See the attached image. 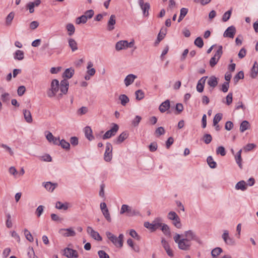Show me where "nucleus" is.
<instances>
[{
    "mask_svg": "<svg viewBox=\"0 0 258 258\" xmlns=\"http://www.w3.org/2000/svg\"><path fill=\"white\" fill-rule=\"evenodd\" d=\"M106 235L107 238L116 246L121 247L123 245V235L120 234L119 236L117 237L115 235L113 234L110 232L107 231L106 232Z\"/></svg>",
    "mask_w": 258,
    "mask_h": 258,
    "instance_id": "nucleus-1",
    "label": "nucleus"
},
{
    "mask_svg": "<svg viewBox=\"0 0 258 258\" xmlns=\"http://www.w3.org/2000/svg\"><path fill=\"white\" fill-rule=\"evenodd\" d=\"M59 89V81L57 79H53L51 83L50 88L47 91V95L49 98L54 97Z\"/></svg>",
    "mask_w": 258,
    "mask_h": 258,
    "instance_id": "nucleus-2",
    "label": "nucleus"
},
{
    "mask_svg": "<svg viewBox=\"0 0 258 258\" xmlns=\"http://www.w3.org/2000/svg\"><path fill=\"white\" fill-rule=\"evenodd\" d=\"M125 213L126 216L128 217H132L140 214V212L138 210L133 209L131 207L127 205L124 204L122 205L121 207L120 214H123Z\"/></svg>",
    "mask_w": 258,
    "mask_h": 258,
    "instance_id": "nucleus-3",
    "label": "nucleus"
},
{
    "mask_svg": "<svg viewBox=\"0 0 258 258\" xmlns=\"http://www.w3.org/2000/svg\"><path fill=\"white\" fill-rule=\"evenodd\" d=\"M222 46L219 45L218 46V49L215 53L214 56H213L210 60V66L211 67H214L218 62L219 59L223 54L222 51Z\"/></svg>",
    "mask_w": 258,
    "mask_h": 258,
    "instance_id": "nucleus-4",
    "label": "nucleus"
},
{
    "mask_svg": "<svg viewBox=\"0 0 258 258\" xmlns=\"http://www.w3.org/2000/svg\"><path fill=\"white\" fill-rule=\"evenodd\" d=\"M178 248L186 250L189 249L190 245L191 242L187 239H185L184 238H181V235L178 234Z\"/></svg>",
    "mask_w": 258,
    "mask_h": 258,
    "instance_id": "nucleus-5",
    "label": "nucleus"
},
{
    "mask_svg": "<svg viewBox=\"0 0 258 258\" xmlns=\"http://www.w3.org/2000/svg\"><path fill=\"white\" fill-rule=\"evenodd\" d=\"M69 86V83L67 79H64L60 82L59 84V89L61 93L58 95V99L61 98L63 94H66L68 93Z\"/></svg>",
    "mask_w": 258,
    "mask_h": 258,
    "instance_id": "nucleus-6",
    "label": "nucleus"
},
{
    "mask_svg": "<svg viewBox=\"0 0 258 258\" xmlns=\"http://www.w3.org/2000/svg\"><path fill=\"white\" fill-rule=\"evenodd\" d=\"M113 126L112 128L107 131L105 134L103 136L102 139L103 140L111 138L112 136H115L117 132L119 129L118 125L116 123H113Z\"/></svg>",
    "mask_w": 258,
    "mask_h": 258,
    "instance_id": "nucleus-7",
    "label": "nucleus"
},
{
    "mask_svg": "<svg viewBox=\"0 0 258 258\" xmlns=\"http://www.w3.org/2000/svg\"><path fill=\"white\" fill-rule=\"evenodd\" d=\"M106 149L104 155V159L106 162L110 161L112 157V147L110 143H107L106 144Z\"/></svg>",
    "mask_w": 258,
    "mask_h": 258,
    "instance_id": "nucleus-8",
    "label": "nucleus"
},
{
    "mask_svg": "<svg viewBox=\"0 0 258 258\" xmlns=\"http://www.w3.org/2000/svg\"><path fill=\"white\" fill-rule=\"evenodd\" d=\"M63 255L68 258H77L79 256L78 252L76 250L69 247L64 249Z\"/></svg>",
    "mask_w": 258,
    "mask_h": 258,
    "instance_id": "nucleus-9",
    "label": "nucleus"
},
{
    "mask_svg": "<svg viewBox=\"0 0 258 258\" xmlns=\"http://www.w3.org/2000/svg\"><path fill=\"white\" fill-rule=\"evenodd\" d=\"M224 242L229 245H234L235 244V241L233 237L229 236V233L227 230H225L222 235Z\"/></svg>",
    "mask_w": 258,
    "mask_h": 258,
    "instance_id": "nucleus-10",
    "label": "nucleus"
},
{
    "mask_svg": "<svg viewBox=\"0 0 258 258\" xmlns=\"http://www.w3.org/2000/svg\"><path fill=\"white\" fill-rule=\"evenodd\" d=\"M87 232L94 239H95L97 241H101L102 240V237H101V236L100 235L99 233L98 232L94 230L91 227H90V226L87 227Z\"/></svg>",
    "mask_w": 258,
    "mask_h": 258,
    "instance_id": "nucleus-11",
    "label": "nucleus"
},
{
    "mask_svg": "<svg viewBox=\"0 0 258 258\" xmlns=\"http://www.w3.org/2000/svg\"><path fill=\"white\" fill-rule=\"evenodd\" d=\"M236 33V28L233 26H231L225 30L223 36L224 37L233 38Z\"/></svg>",
    "mask_w": 258,
    "mask_h": 258,
    "instance_id": "nucleus-12",
    "label": "nucleus"
},
{
    "mask_svg": "<svg viewBox=\"0 0 258 258\" xmlns=\"http://www.w3.org/2000/svg\"><path fill=\"white\" fill-rule=\"evenodd\" d=\"M116 23L115 16L111 15L107 23V29L112 31L114 29V25Z\"/></svg>",
    "mask_w": 258,
    "mask_h": 258,
    "instance_id": "nucleus-13",
    "label": "nucleus"
},
{
    "mask_svg": "<svg viewBox=\"0 0 258 258\" xmlns=\"http://www.w3.org/2000/svg\"><path fill=\"white\" fill-rule=\"evenodd\" d=\"M127 41L126 40H120L118 41L115 45V49L117 51H120L122 49L126 48V44Z\"/></svg>",
    "mask_w": 258,
    "mask_h": 258,
    "instance_id": "nucleus-14",
    "label": "nucleus"
},
{
    "mask_svg": "<svg viewBox=\"0 0 258 258\" xmlns=\"http://www.w3.org/2000/svg\"><path fill=\"white\" fill-rule=\"evenodd\" d=\"M60 231L65 232L62 233V235L65 237L75 236L76 235V232L72 228L62 229Z\"/></svg>",
    "mask_w": 258,
    "mask_h": 258,
    "instance_id": "nucleus-15",
    "label": "nucleus"
},
{
    "mask_svg": "<svg viewBox=\"0 0 258 258\" xmlns=\"http://www.w3.org/2000/svg\"><path fill=\"white\" fill-rule=\"evenodd\" d=\"M127 137L128 134L127 132H122L114 142L117 144H120L123 142L127 138Z\"/></svg>",
    "mask_w": 258,
    "mask_h": 258,
    "instance_id": "nucleus-16",
    "label": "nucleus"
},
{
    "mask_svg": "<svg viewBox=\"0 0 258 258\" xmlns=\"http://www.w3.org/2000/svg\"><path fill=\"white\" fill-rule=\"evenodd\" d=\"M84 133L85 137L89 140L92 141L94 139V137L92 135V131L90 126H86L84 128Z\"/></svg>",
    "mask_w": 258,
    "mask_h": 258,
    "instance_id": "nucleus-17",
    "label": "nucleus"
},
{
    "mask_svg": "<svg viewBox=\"0 0 258 258\" xmlns=\"http://www.w3.org/2000/svg\"><path fill=\"white\" fill-rule=\"evenodd\" d=\"M24 117L26 120V121L29 123H30L32 122L33 119L31 115V113L30 111L27 110L26 109H24L23 110Z\"/></svg>",
    "mask_w": 258,
    "mask_h": 258,
    "instance_id": "nucleus-18",
    "label": "nucleus"
},
{
    "mask_svg": "<svg viewBox=\"0 0 258 258\" xmlns=\"http://www.w3.org/2000/svg\"><path fill=\"white\" fill-rule=\"evenodd\" d=\"M169 107L170 102L168 100H167L161 103L159 107V109L161 112H164L168 110Z\"/></svg>",
    "mask_w": 258,
    "mask_h": 258,
    "instance_id": "nucleus-19",
    "label": "nucleus"
},
{
    "mask_svg": "<svg viewBox=\"0 0 258 258\" xmlns=\"http://www.w3.org/2000/svg\"><path fill=\"white\" fill-rule=\"evenodd\" d=\"M136 78H137V76L133 74L127 75L124 79V83L126 86H128L132 84Z\"/></svg>",
    "mask_w": 258,
    "mask_h": 258,
    "instance_id": "nucleus-20",
    "label": "nucleus"
},
{
    "mask_svg": "<svg viewBox=\"0 0 258 258\" xmlns=\"http://www.w3.org/2000/svg\"><path fill=\"white\" fill-rule=\"evenodd\" d=\"M247 186V184L244 180H241L236 183L235 185V188L237 190L240 189L242 191H244L246 189Z\"/></svg>",
    "mask_w": 258,
    "mask_h": 258,
    "instance_id": "nucleus-21",
    "label": "nucleus"
},
{
    "mask_svg": "<svg viewBox=\"0 0 258 258\" xmlns=\"http://www.w3.org/2000/svg\"><path fill=\"white\" fill-rule=\"evenodd\" d=\"M162 220L160 218H156L153 222V231L156 230L157 228H161L163 223H162Z\"/></svg>",
    "mask_w": 258,
    "mask_h": 258,
    "instance_id": "nucleus-22",
    "label": "nucleus"
},
{
    "mask_svg": "<svg viewBox=\"0 0 258 258\" xmlns=\"http://www.w3.org/2000/svg\"><path fill=\"white\" fill-rule=\"evenodd\" d=\"M185 238H184L187 239L189 241L192 239H195L198 241L199 243L200 242V240L195 237V234L191 230H188L185 232Z\"/></svg>",
    "mask_w": 258,
    "mask_h": 258,
    "instance_id": "nucleus-23",
    "label": "nucleus"
},
{
    "mask_svg": "<svg viewBox=\"0 0 258 258\" xmlns=\"http://www.w3.org/2000/svg\"><path fill=\"white\" fill-rule=\"evenodd\" d=\"M57 186V183H52L51 182H46L44 184L45 188L50 192H52L54 189Z\"/></svg>",
    "mask_w": 258,
    "mask_h": 258,
    "instance_id": "nucleus-24",
    "label": "nucleus"
},
{
    "mask_svg": "<svg viewBox=\"0 0 258 258\" xmlns=\"http://www.w3.org/2000/svg\"><path fill=\"white\" fill-rule=\"evenodd\" d=\"M258 74V64L254 62L252 69H251L250 76L252 78H255Z\"/></svg>",
    "mask_w": 258,
    "mask_h": 258,
    "instance_id": "nucleus-25",
    "label": "nucleus"
},
{
    "mask_svg": "<svg viewBox=\"0 0 258 258\" xmlns=\"http://www.w3.org/2000/svg\"><path fill=\"white\" fill-rule=\"evenodd\" d=\"M74 74V70L72 68H69L65 70L64 72L62 77L67 79L71 78Z\"/></svg>",
    "mask_w": 258,
    "mask_h": 258,
    "instance_id": "nucleus-26",
    "label": "nucleus"
},
{
    "mask_svg": "<svg viewBox=\"0 0 258 258\" xmlns=\"http://www.w3.org/2000/svg\"><path fill=\"white\" fill-rule=\"evenodd\" d=\"M208 84L213 88L217 86L218 84L217 78L215 76H211L208 81Z\"/></svg>",
    "mask_w": 258,
    "mask_h": 258,
    "instance_id": "nucleus-27",
    "label": "nucleus"
},
{
    "mask_svg": "<svg viewBox=\"0 0 258 258\" xmlns=\"http://www.w3.org/2000/svg\"><path fill=\"white\" fill-rule=\"evenodd\" d=\"M69 45L71 48L72 51H75L78 49L77 43L73 38H70L68 40Z\"/></svg>",
    "mask_w": 258,
    "mask_h": 258,
    "instance_id": "nucleus-28",
    "label": "nucleus"
},
{
    "mask_svg": "<svg viewBox=\"0 0 258 258\" xmlns=\"http://www.w3.org/2000/svg\"><path fill=\"white\" fill-rule=\"evenodd\" d=\"M241 152L242 150L240 149L238 151L236 154V155L235 156V159L237 164L238 165V166L240 168H242V158H241Z\"/></svg>",
    "mask_w": 258,
    "mask_h": 258,
    "instance_id": "nucleus-29",
    "label": "nucleus"
},
{
    "mask_svg": "<svg viewBox=\"0 0 258 258\" xmlns=\"http://www.w3.org/2000/svg\"><path fill=\"white\" fill-rule=\"evenodd\" d=\"M118 99L120 101L121 104L123 106H125L130 101L128 97L124 94L119 95Z\"/></svg>",
    "mask_w": 258,
    "mask_h": 258,
    "instance_id": "nucleus-30",
    "label": "nucleus"
},
{
    "mask_svg": "<svg viewBox=\"0 0 258 258\" xmlns=\"http://www.w3.org/2000/svg\"><path fill=\"white\" fill-rule=\"evenodd\" d=\"M167 217L169 219L174 220L173 224L175 226H176V224L177 223V215L176 213L173 211L170 212L168 213Z\"/></svg>",
    "mask_w": 258,
    "mask_h": 258,
    "instance_id": "nucleus-31",
    "label": "nucleus"
},
{
    "mask_svg": "<svg viewBox=\"0 0 258 258\" xmlns=\"http://www.w3.org/2000/svg\"><path fill=\"white\" fill-rule=\"evenodd\" d=\"M14 57L15 59L21 60L23 59L24 57V52L21 50H17L15 52Z\"/></svg>",
    "mask_w": 258,
    "mask_h": 258,
    "instance_id": "nucleus-32",
    "label": "nucleus"
},
{
    "mask_svg": "<svg viewBox=\"0 0 258 258\" xmlns=\"http://www.w3.org/2000/svg\"><path fill=\"white\" fill-rule=\"evenodd\" d=\"M249 127L250 124L249 122L246 120H244L240 124V131L241 132L243 133L246 130L248 129Z\"/></svg>",
    "mask_w": 258,
    "mask_h": 258,
    "instance_id": "nucleus-33",
    "label": "nucleus"
},
{
    "mask_svg": "<svg viewBox=\"0 0 258 258\" xmlns=\"http://www.w3.org/2000/svg\"><path fill=\"white\" fill-rule=\"evenodd\" d=\"M66 29L69 36H72L75 31V28L73 24L69 23L66 25Z\"/></svg>",
    "mask_w": 258,
    "mask_h": 258,
    "instance_id": "nucleus-34",
    "label": "nucleus"
},
{
    "mask_svg": "<svg viewBox=\"0 0 258 258\" xmlns=\"http://www.w3.org/2000/svg\"><path fill=\"white\" fill-rule=\"evenodd\" d=\"M55 208L59 210H67L68 209V203L63 204L60 202H57L56 203Z\"/></svg>",
    "mask_w": 258,
    "mask_h": 258,
    "instance_id": "nucleus-35",
    "label": "nucleus"
},
{
    "mask_svg": "<svg viewBox=\"0 0 258 258\" xmlns=\"http://www.w3.org/2000/svg\"><path fill=\"white\" fill-rule=\"evenodd\" d=\"M187 12L188 9L187 8H183L181 9L180 11V16L178 17V23L183 19V18L187 14Z\"/></svg>",
    "mask_w": 258,
    "mask_h": 258,
    "instance_id": "nucleus-36",
    "label": "nucleus"
},
{
    "mask_svg": "<svg viewBox=\"0 0 258 258\" xmlns=\"http://www.w3.org/2000/svg\"><path fill=\"white\" fill-rule=\"evenodd\" d=\"M223 250L220 247H216L214 248L211 251V255L213 257H216L218 255H219L222 252Z\"/></svg>",
    "mask_w": 258,
    "mask_h": 258,
    "instance_id": "nucleus-37",
    "label": "nucleus"
},
{
    "mask_svg": "<svg viewBox=\"0 0 258 258\" xmlns=\"http://www.w3.org/2000/svg\"><path fill=\"white\" fill-rule=\"evenodd\" d=\"M207 161L208 165L211 168H215L216 167V162L214 161V159L212 156H210L208 157Z\"/></svg>",
    "mask_w": 258,
    "mask_h": 258,
    "instance_id": "nucleus-38",
    "label": "nucleus"
},
{
    "mask_svg": "<svg viewBox=\"0 0 258 258\" xmlns=\"http://www.w3.org/2000/svg\"><path fill=\"white\" fill-rule=\"evenodd\" d=\"M150 8V5L149 3H146L145 5L143 7H141V9L143 11V14L145 16H147L149 15V10Z\"/></svg>",
    "mask_w": 258,
    "mask_h": 258,
    "instance_id": "nucleus-39",
    "label": "nucleus"
},
{
    "mask_svg": "<svg viewBox=\"0 0 258 258\" xmlns=\"http://www.w3.org/2000/svg\"><path fill=\"white\" fill-rule=\"evenodd\" d=\"M165 131L164 128L163 127L160 126V127H158L155 130V135L156 137H159L160 136L164 135L165 134Z\"/></svg>",
    "mask_w": 258,
    "mask_h": 258,
    "instance_id": "nucleus-40",
    "label": "nucleus"
},
{
    "mask_svg": "<svg viewBox=\"0 0 258 258\" xmlns=\"http://www.w3.org/2000/svg\"><path fill=\"white\" fill-rule=\"evenodd\" d=\"M232 13V9L225 12L222 17V21L223 22H227L230 18Z\"/></svg>",
    "mask_w": 258,
    "mask_h": 258,
    "instance_id": "nucleus-41",
    "label": "nucleus"
},
{
    "mask_svg": "<svg viewBox=\"0 0 258 258\" xmlns=\"http://www.w3.org/2000/svg\"><path fill=\"white\" fill-rule=\"evenodd\" d=\"M59 145L61 146V147L66 149V150H69L70 148V144L69 142L66 141L64 140H61L59 141Z\"/></svg>",
    "mask_w": 258,
    "mask_h": 258,
    "instance_id": "nucleus-42",
    "label": "nucleus"
},
{
    "mask_svg": "<svg viewBox=\"0 0 258 258\" xmlns=\"http://www.w3.org/2000/svg\"><path fill=\"white\" fill-rule=\"evenodd\" d=\"M244 78V73L241 71L239 72L234 77V81L235 83H237L240 79H242Z\"/></svg>",
    "mask_w": 258,
    "mask_h": 258,
    "instance_id": "nucleus-43",
    "label": "nucleus"
},
{
    "mask_svg": "<svg viewBox=\"0 0 258 258\" xmlns=\"http://www.w3.org/2000/svg\"><path fill=\"white\" fill-rule=\"evenodd\" d=\"M222 118V114L219 113H217L213 119V125H216L221 120Z\"/></svg>",
    "mask_w": 258,
    "mask_h": 258,
    "instance_id": "nucleus-44",
    "label": "nucleus"
},
{
    "mask_svg": "<svg viewBox=\"0 0 258 258\" xmlns=\"http://www.w3.org/2000/svg\"><path fill=\"white\" fill-rule=\"evenodd\" d=\"M14 13L11 12L7 17L6 20V24L8 26H10L11 24V22L14 19Z\"/></svg>",
    "mask_w": 258,
    "mask_h": 258,
    "instance_id": "nucleus-45",
    "label": "nucleus"
},
{
    "mask_svg": "<svg viewBox=\"0 0 258 258\" xmlns=\"http://www.w3.org/2000/svg\"><path fill=\"white\" fill-rule=\"evenodd\" d=\"M195 44L199 48H202L204 45V42L201 37H197L194 42Z\"/></svg>",
    "mask_w": 258,
    "mask_h": 258,
    "instance_id": "nucleus-46",
    "label": "nucleus"
},
{
    "mask_svg": "<svg viewBox=\"0 0 258 258\" xmlns=\"http://www.w3.org/2000/svg\"><path fill=\"white\" fill-rule=\"evenodd\" d=\"M24 232L26 238L30 242H32L33 241V237L28 230L25 229Z\"/></svg>",
    "mask_w": 258,
    "mask_h": 258,
    "instance_id": "nucleus-47",
    "label": "nucleus"
},
{
    "mask_svg": "<svg viewBox=\"0 0 258 258\" xmlns=\"http://www.w3.org/2000/svg\"><path fill=\"white\" fill-rule=\"evenodd\" d=\"M87 20L88 19L86 18V16L83 15L77 19L76 23L77 24H80L81 23L85 24L86 23Z\"/></svg>",
    "mask_w": 258,
    "mask_h": 258,
    "instance_id": "nucleus-48",
    "label": "nucleus"
},
{
    "mask_svg": "<svg viewBox=\"0 0 258 258\" xmlns=\"http://www.w3.org/2000/svg\"><path fill=\"white\" fill-rule=\"evenodd\" d=\"M217 154H220L221 156H224L226 155V151L224 147L219 146L216 150Z\"/></svg>",
    "mask_w": 258,
    "mask_h": 258,
    "instance_id": "nucleus-49",
    "label": "nucleus"
},
{
    "mask_svg": "<svg viewBox=\"0 0 258 258\" xmlns=\"http://www.w3.org/2000/svg\"><path fill=\"white\" fill-rule=\"evenodd\" d=\"M232 96L233 94L231 92L229 93L227 95L226 97L225 103L227 105H230L232 103L233 100Z\"/></svg>",
    "mask_w": 258,
    "mask_h": 258,
    "instance_id": "nucleus-50",
    "label": "nucleus"
},
{
    "mask_svg": "<svg viewBox=\"0 0 258 258\" xmlns=\"http://www.w3.org/2000/svg\"><path fill=\"white\" fill-rule=\"evenodd\" d=\"M166 33V29H161L157 37H158V40H162L163 39L164 37L165 36Z\"/></svg>",
    "mask_w": 258,
    "mask_h": 258,
    "instance_id": "nucleus-51",
    "label": "nucleus"
},
{
    "mask_svg": "<svg viewBox=\"0 0 258 258\" xmlns=\"http://www.w3.org/2000/svg\"><path fill=\"white\" fill-rule=\"evenodd\" d=\"M136 97L137 100H140L142 99L144 97L143 92L141 90H138L136 91Z\"/></svg>",
    "mask_w": 258,
    "mask_h": 258,
    "instance_id": "nucleus-52",
    "label": "nucleus"
},
{
    "mask_svg": "<svg viewBox=\"0 0 258 258\" xmlns=\"http://www.w3.org/2000/svg\"><path fill=\"white\" fill-rule=\"evenodd\" d=\"M161 229L165 234H166V235L170 234L169 227L167 225H166L165 224H163V225L161 228Z\"/></svg>",
    "mask_w": 258,
    "mask_h": 258,
    "instance_id": "nucleus-53",
    "label": "nucleus"
},
{
    "mask_svg": "<svg viewBox=\"0 0 258 258\" xmlns=\"http://www.w3.org/2000/svg\"><path fill=\"white\" fill-rule=\"evenodd\" d=\"M256 147V145L252 143H249L247 144L244 147L243 150L245 152L250 151L254 148Z\"/></svg>",
    "mask_w": 258,
    "mask_h": 258,
    "instance_id": "nucleus-54",
    "label": "nucleus"
},
{
    "mask_svg": "<svg viewBox=\"0 0 258 258\" xmlns=\"http://www.w3.org/2000/svg\"><path fill=\"white\" fill-rule=\"evenodd\" d=\"M212 140V137L211 135L206 134L203 137V141L206 144H209Z\"/></svg>",
    "mask_w": 258,
    "mask_h": 258,
    "instance_id": "nucleus-55",
    "label": "nucleus"
},
{
    "mask_svg": "<svg viewBox=\"0 0 258 258\" xmlns=\"http://www.w3.org/2000/svg\"><path fill=\"white\" fill-rule=\"evenodd\" d=\"M1 147L5 149L6 151L9 152L11 156H13L14 152L10 147L4 144H2Z\"/></svg>",
    "mask_w": 258,
    "mask_h": 258,
    "instance_id": "nucleus-56",
    "label": "nucleus"
},
{
    "mask_svg": "<svg viewBox=\"0 0 258 258\" xmlns=\"http://www.w3.org/2000/svg\"><path fill=\"white\" fill-rule=\"evenodd\" d=\"M130 235L134 238L140 240V236L138 235V234L136 232L135 230L134 229H132L130 230Z\"/></svg>",
    "mask_w": 258,
    "mask_h": 258,
    "instance_id": "nucleus-57",
    "label": "nucleus"
},
{
    "mask_svg": "<svg viewBox=\"0 0 258 258\" xmlns=\"http://www.w3.org/2000/svg\"><path fill=\"white\" fill-rule=\"evenodd\" d=\"M103 215H104L105 219L107 220L108 222L111 221V218L110 216V214L109 212V211L108 209H106V210H103V211H102Z\"/></svg>",
    "mask_w": 258,
    "mask_h": 258,
    "instance_id": "nucleus-58",
    "label": "nucleus"
},
{
    "mask_svg": "<svg viewBox=\"0 0 258 258\" xmlns=\"http://www.w3.org/2000/svg\"><path fill=\"white\" fill-rule=\"evenodd\" d=\"M99 258H109V255L104 250H100L98 251Z\"/></svg>",
    "mask_w": 258,
    "mask_h": 258,
    "instance_id": "nucleus-59",
    "label": "nucleus"
},
{
    "mask_svg": "<svg viewBox=\"0 0 258 258\" xmlns=\"http://www.w3.org/2000/svg\"><path fill=\"white\" fill-rule=\"evenodd\" d=\"M26 91V88L24 86H21L18 87L17 90L18 95L20 96H22Z\"/></svg>",
    "mask_w": 258,
    "mask_h": 258,
    "instance_id": "nucleus-60",
    "label": "nucleus"
},
{
    "mask_svg": "<svg viewBox=\"0 0 258 258\" xmlns=\"http://www.w3.org/2000/svg\"><path fill=\"white\" fill-rule=\"evenodd\" d=\"M142 118L141 116L137 115L134 119L132 121V124L134 126H137L138 125L139 122H140Z\"/></svg>",
    "mask_w": 258,
    "mask_h": 258,
    "instance_id": "nucleus-61",
    "label": "nucleus"
},
{
    "mask_svg": "<svg viewBox=\"0 0 258 258\" xmlns=\"http://www.w3.org/2000/svg\"><path fill=\"white\" fill-rule=\"evenodd\" d=\"M229 87V83L228 82H225L222 84L221 90L223 92L226 93L228 91Z\"/></svg>",
    "mask_w": 258,
    "mask_h": 258,
    "instance_id": "nucleus-62",
    "label": "nucleus"
},
{
    "mask_svg": "<svg viewBox=\"0 0 258 258\" xmlns=\"http://www.w3.org/2000/svg\"><path fill=\"white\" fill-rule=\"evenodd\" d=\"M44 206L40 205L38 207L36 211V214L38 217H40L43 212Z\"/></svg>",
    "mask_w": 258,
    "mask_h": 258,
    "instance_id": "nucleus-63",
    "label": "nucleus"
},
{
    "mask_svg": "<svg viewBox=\"0 0 258 258\" xmlns=\"http://www.w3.org/2000/svg\"><path fill=\"white\" fill-rule=\"evenodd\" d=\"M149 150L151 152L155 151L158 147L157 144L156 142H153L149 145Z\"/></svg>",
    "mask_w": 258,
    "mask_h": 258,
    "instance_id": "nucleus-64",
    "label": "nucleus"
}]
</instances>
